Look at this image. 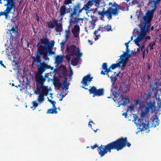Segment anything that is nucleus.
<instances>
[{
  "label": "nucleus",
  "mask_w": 161,
  "mask_h": 161,
  "mask_svg": "<svg viewBox=\"0 0 161 161\" xmlns=\"http://www.w3.org/2000/svg\"><path fill=\"white\" fill-rule=\"evenodd\" d=\"M127 146L130 147L131 144L128 142L127 137H121L116 139L115 141L108 144L106 145H98L95 144L91 147L92 149L98 147L97 149L98 154L101 157L104 156L108 152L111 153L112 150H116L117 151L121 150Z\"/></svg>",
  "instance_id": "1"
},
{
  "label": "nucleus",
  "mask_w": 161,
  "mask_h": 161,
  "mask_svg": "<svg viewBox=\"0 0 161 161\" xmlns=\"http://www.w3.org/2000/svg\"><path fill=\"white\" fill-rule=\"evenodd\" d=\"M83 9H84L83 7L81 8L80 5L79 4L73 6V12L70 14L69 16V26H73L80 21H82L83 19L77 18V16H79L80 13L82 12Z\"/></svg>",
  "instance_id": "2"
},
{
  "label": "nucleus",
  "mask_w": 161,
  "mask_h": 161,
  "mask_svg": "<svg viewBox=\"0 0 161 161\" xmlns=\"http://www.w3.org/2000/svg\"><path fill=\"white\" fill-rule=\"evenodd\" d=\"M157 3L154 1H150L148 5L153 8L151 10H148L142 20V22L145 25L149 24L151 21L153 17L154 13L157 8Z\"/></svg>",
  "instance_id": "3"
},
{
  "label": "nucleus",
  "mask_w": 161,
  "mask_h": 161,
  "mask_svg": "<svg viewBox=\"0 0 161 161\" xmlns=\"http://www.w3.org/2000/svg\"><path fill=\"white\" fill-rule=\"evenodd\" d=\"M38 72L35 75L36 81L40 84L44 83L46 81V79L42 75V73L47 69L48 64L44 62L41 63L38 66Z\"/></svg>",
  "instance_id": "4"
},
{
  "label": "nucleus",
  "mask_w": 161,
  "mask_h": 161,
  "mask_svg": "<svg viewBox=\"0 0 161 161\" xmlns=\"http://www.w3.org/2000/svg\"><path fill=\"white\" fill-rule=\"evenodd\" d=\"M54 44V41L50 42L47 38L41 39L37 44L38 50H52Z\"/></svg>",
  "instance_id": "5"
},
{
  "label": "nucleus",
  "mask_w": 161,
  "mask_h": 161,
  "mask_svg": "<svg viewBox=\"0 0 161 161\" xmlns=\"http://www.w3.org/2000/svg\"><path fill=\"white\" fill-rule=\"evenodd\" d=\"M102 6L104 5V3L103 0H89L86 4L84 5L83 8L86 11V13L88 14V12L89 11L88 9L90 8L93 4L97 7L96 8L100 7L101 4Z\"/></svg>",
  "instance_id": "6"
},
{
  "label": "nucleus",
  "mask_w": 161,
  "mask_h": 161,
  "mask_svg": "<svg viewBox=\"0 0 161 161\" xmlns=\"http://www.w3.org/2000/svg\"><path fill=\"white\" fill-rule=\"evenodd\" d=\"M105 8H103L102 11H100L97 10V8L95 9V12H97L98 14L101 16V19L103 20L104 16H106L107 17L108 19L109 20H110L112 19V14L111 12V7H109L108 9L106 11H104Z\"/></svg>",
  "instance_id": "7"
},
{
  "label": "nucleus",
  "mask_w": 161,
  "mask_h": 161,
  "mask_svg": "<svg viewBox=\"0 0 161 161\" xmlns=\"http://www.w3.org/2000/svg\"><path fill=\"white\" fill-rule=\"evenodd\" d=\"M38 84L40 86V88H42V92L39 94L37 99L38 102L41 103L44 100V96H47L48 90L47 86H44V83L40 84V83H38Z\"/></svg>",
  "instance_id": "8"
},
{
  "label": "nucleus",
  "mask_w": 161,
  "mask_h": 161,
  "mask_svg": "<svg viewBox=\"0 0 161 161\" xmlns=\"http://www.w3.org/2000/svg\"><path fill=\"white\" fill-rule=\"evenodd\" d=\"M140 51H132L130 53V51H125L123 52V53L121 54V57H123L125 61L127 64L129 59L131 58L137 56L138 53H140Z\"/></svg>",
  "instance_id": "9"
},
{
  "label": "nucleus",
  "mask_w": 161,
  "mask_h": 161,
  "mask_svg": "<svg viewBox=\"0 0 161 161\" xmlns=\"http://www.w3.org/2000/svg\"><path fill=\"white\" fill-rule=\"evenodd\" d=\"M148 33V29H141L140 35L134 40L135 44L138 46H139L141 43L142 39Z\"/></svg>",
  "instance_id": "10"
},
{
  "label": "nucleus",
  "mask_w": 161,
  "mask_h": 161,
  "mask_svg": "<svg viewBox=\"0 0 161 161\" xmlns=\"http://www.w3.org/2000/svg\"><path fill=\"white\" fill-rule=\"evenodd\" d=\"M120 58L119 59L118 62L116 61L117 63L116 64H113L110 66V68L112 69H114L117 68H120L121 67L122 69H124L126 66V63L124 60L123 57H121V55H120Z\"/></svg>",
  "instance_id": "11"
},
{
  "label": "nucleus",
  "mask_w": 161,
  "mask_h": 161,
  "mask_svg": "<svg viewBox=\"0 0 161 161\" xmlns=\"http://www.w3.org/2000/svg\"><path fill=\"white\" fill-rule=\"evenodd\" d=\"M90 94H93V97L96 96H101L104 94V90L103 89L100 88L97 89L94 86H92L91 88L88 90Z\"/></svg>",
  "instance_id": "12"
},
{
  "label": "nucleus",
  "mask_w": 161,
  "mask_h": 161,
  "mask_svg": "<svg viewBox=\"0 0 161 161\" xmlns=\"http://www.w3.org/2000/svg\"><path fill=\"white\" fill-rule=\"evenodd\" d=\"M144 122V119L139 118L138 121V125L139 126V129L141 131H144L149 128V124L148 121H146L145 119Z\"/></svg>",
  "instance_id": "13"
},
{
  "label": "nucleus",
  "mask_w": 161,
  "mask_h": 161,
  "mask_svg": "<svg viewBox=\"0 0 161 161\" xmlns=\"http://www.w3.org/2000/svg\"><path fill=\"white\" fill-rule=\"evenodd\" d=\"M67 54L65 56L66 59L69 62L70 60V58L71 57H74L76 56H79L80 57L82 54V53H80V51H66Z\"/></svg>",
  "instance_id": "14"
},
{
  "label": "nucleus",
  "mask_w": 161,
  "mask_h": 161,
  "mask_svg": "<svg viewBox=\"0 0 161 161\" xmlns=\"http://www.w3.org/2000/svg\"><path fill=\"white\" fill-rule=\"evenodd\" d=\"M117 98L118 103L120 105L123 106L126 105L127 103L129 102V97H125L124 96V93H122Z\"/></svg>",
  "instance_id": "15"
},
{
  "label": "nucleus",
  "mask_w": 161,
  "mask_h": 161,
  "mask_svg": "<svg viewBox=\"0 0 161 161\" xmlns=\"http://www.w3.org/2000/svg\"><path fill=\"white\" fill-rule=\"evenodd\" d=\"M10 0H7L8 3L7 4H5V6H7L6 9L3 12L5 14L6 18H7L9 14L10 13L11 10L15 7L14 3L12 2L10 3Z\"/></svg>",
  "instance_id": "16"
},
{
  "label": "nucleus",
  "mask_w": 161,
  "mask_h": 161,
  "mask_svg": "<svg viewBox=\"0 0 161 161\" xmlns=\"http://www.w3.org/2000/svg\"><path fill=\"white\" fill-rule=\"evenodd\" d=\"M78 23L75 24L73 25H74V27L72 29V32L73 35L74 37L77 38L76 39H79V33H80V27L78 25ZM72 26H69L68 27H70Z\"/></svg>",
  "instance_id": "17"
},
{
  "label": "nucleus",
  "mask_w": 161,
  "mask_h": 161,
  "mask_svg": "<svg viewBox=\"0 0 161 161\" xmlns=\"http://www.w3.org/2000/svg\"><path fill=\"white\" fill-rule=\"evenodd\" d=\"M93 79V77H91V74H89L83 77L80 83H82L84 86H86L89 85L90 83L92 80Z\"/></svg>",
  "instance_id": "18"
},
{
  "label": "nucleus",
  "mask_w": 161,
  "mask_h": 161,
  "mask_svg": "<svg viewBox=\"0 0 161 161\" xmlns=\"http://www.w3.org/2000/svg\"><path fill=\"white\" fill-rule=\"evenodd\" d=\"M70 8H67L64 5L62 6L60 9L59 13H60V16L62 17L60 19L62 20L63 19V17L66 14L69 13L70 11Z\"/></svg>",
  "instance_id": "19"
},
{
  "label": "nucleus",
  "mask_w": 161,
  "mask_h": 161,
  "mask_svg": "<svg viewBox=\"0 0 161 161\" xmlns=\"http://www.w3.org/2000/svg\"><path fill=\"white\" fill-rule=\"evenodd\" d=\"M156 108V104L155 102L149 101L147 103V106L145 109L147 112H149L151 111L153 113L154 111Z\"/></svg>",
  "instance_id": "20"
},
{
  "label": "nucleus",
  "mask_w": 161,
  "mask_h": 161,
  "mask_svg": "<svg viewBox=\"0 0 161 161\" xmlns=\"http://www.w3.org/2000/svg\"><path fill=\"white\" fill-rule=\"evenodd\" d=\"M111 91L112 92V95L114 96V98H117L120 95L119 94L117 93L119 90L118 88L115 86H113L111 89Z\"/></svg>",
  "instance_id": "21"
},
{
  "label": "nucleus",
  "mask_w": 161,
  "mask_h": 161,
  "mask_svg": "<svg viewBox=\"0 0 161 161\" xmlns=\"http://www.w3.org/2000/svg\"><path fill=\"white\" fill-rule=\"evenodd\" d=\"M60 80L58 78H54L53 80V84L54 86L57 87L58 89H59L62 85V84L59 82Z\"/></svg>",
  "instance_id": "22"
},
{
  "label": "nucleus",
  "mask_w": 161,
  "mask_h": 161,
  "mask_svg": "<svg viewBox=\"0 0 161 161\" xmlns=\"http://www.w3.org/2000/svg\"><path fill=\"white\" fill-rule=\"evenodd\" d=\"M80 59V56H77L75 58H72L71 60V64L74 66L77 65Z\"/></svg>",
  "instance_id": "23"
},
{
  "label": "nucleus",
  "mask_w": 161,
  "mask_h": 161,
  "mask_svg": "<svg viewBox=\"0 0 161 161\" xmlns=\"http://www.w3.org/2000/svg\"><path fill=\"white\" fill-rule=\"evenodd\" d=\"M111 27L110 25H107L106 26H104L102 25L100 27L98 30H101V31H109L111 30Z\"/></svg>",
  "instance_id": "24"
},
{
  "label": "nucleus",
  "mask_w": 161,
  "mask_h": 161,
  "mask_svg": "<svg viewBox=\"0 0 161 161\" xmlns=\"http://www.w3.org/2000/svg\"><path fill=\"white\" fill-rule=\"evenodd\" d=\"M57 23V21L55 20H52L47 22V24L48 26L51 28H53Z\"/></svg>",
  "instance_id": "25"
},
{
  "label": "nucleus",
  "mask_w": 161,
  "mask_h": 161,
  "mask_svg": "<svg viewBox=\"0 0 161 161\" xmlns=\"http://www.w3.org/2000/svg\"><path fill=\"white\" fill-rule=\"evenodd\" d=\"M114 7V8L111 7V14L112 15H117L119 13V8L115 6Z\"/></svg>",
  "instance_id": "26"
},
{
  "label": "nucleus",
  "mask_w": 161,
  "mask_h": 161,
  "mask_svg": "<svg viewBox=\"0 0 161 161\" xmlns=\"http://www.w3.org/2000/svg\"><path fill=\"white\" fill-rule=\"evenodd\" d=\"M55 30L58 32H60L62 31V25L60 23H57L55 25Z\"/></svg>",
  "instance_id": "27"
},
{
  "label": "nucleus",
  "mask_w": 161,
  "mask_h": 161,
  "mask_svg": "<svg viewBox=\"0 0 161 161\" xmlns=\"http://www.w3.org/2000/svg\"><path fill=\"white\" fill-rule=\"evenodd\" d=\"M67 78H66L64 81V83L63 84V85L62 86V90H64L65 89V90H66L68 89L69 86V83L67 82Z\"/></svg>",
  "instance_id": "28"
},
{
  "label": "nucleus",
  "mask_w": 161,
  "mask_h": 161,
  "mask_svg": "<svg viewBox=\"0 0 161 161\" xmlns=\"http://www.w3.org/2000/svg\"><path fill=\"white\" fill-rule=\"evenodd\" d=\"M63 60V57L62 56L58 55L55 58V62L57 64L61 63Z\"/></svg>",
  "instance_id": "29"
},
{
  "label": "nucleus",
  "mask_w": 161,
  "mask_h": 161,
  "mask_svg": "<svg viewBox=\"0 0 161 161\" xmlns=\"http://www.w3.org/2000/svg\"><path fill=\"white\" fill-rule=\"evenodd\" d=\"M57 108H54L48 109L47 110V114H53L54 113L57 114L58 112L57 111Z\"/></svg>",
  "instance_id": "30"
},
{
  "label": "nucleus",
  "mask_w": 161,
  "mask_h": 161,
  "mask_svg": "<svg viewBox=\"0 0 161 161\" xmlns=\"http://www.w3.org/2000/svg\"><path fill=\"white\" fill-rule=\"evenodd\" d=\"M102 68L105 70H102L101 71V74H103V75H105L106 74L105 72H106V71H107V63H103L102 65Z\"/></svg>",
  "instance_id": "31"
},
{
  "label": "nucleus",
  "mask_w": 161,
  "mask_h": 161,
  "mask_svg": "<svg viewBox=\"0 0 161 161\" xmlns=\"http://www.w3.org/2000/svg\"><path fill=\"white\" fill-rule=\"evenodd\" d=\"M159 120L157 119H154L153 120V123L152 124V126L154 127H156V126L158 125Z\"/></svg>",
  "instance_id": "32"
},
{
  "label": "nucleus",
  "mask_w": 161,
  "mask_h": 161,
  "mask_svg": "<svg viewBox=\"0 0 161 161\" xmlns=\"http://www.w3.org/2000/svg\"><path fill=\"white\" fill-rule=\"evenodd\" d=\"M61 75H60V77H64V79H65L66 78H67V72L66 69H63L61 71Z\"/></svg>",
  "instance_id": "33"
},
{
  "label": "nucleus",
  "mask_w": 161,
  "mask_h": 161,
  "mask_svg": "<svg viewBox=\"0 0 161 161\" xmlns=\"http://www.w3.org/2000/svg\"><path fill=\"white\" fill-rule=\"evenodd\" d=\"M89 25L88 26V28L90 30L93 29L95 26V23L93 21L92 22H90L89 23Z\"/></svg>",
  "instance_id": "34"
},
{
  "label": "nucleus",
  "mask_w": 161,
  "mask_h": 161,
  "mask_svg": "<svg viewBox=\"0 0 161 161\" xmlns=\"http://www.w3.org/2000/svg\"><path fill=\"white\" fill-rule=\"evenodd\" d=\"M148 113L149 112H147V111H146V110L145 109H144V111H142L141 113V116L142 117V119L143 118L144 119V120H145V119H146L145 117L146 116V114Z\"/></svg>",
  "instance_id": "35"
},
{
  "label": "nucleus",
  "mask_w": 161,
  "mask_h": 161,
  "mask_svg": "<svg viewBox=\"0 0 161 161\" xmlns=\"http://www.w3.org/2000/svg\"><path fill=\"white\" fill-rule=\"evenodd\" d=\"M43 57L45 60H48L49 58L47 56V52L45 51L43 52L42 54Z\"/></svg>",
  "instance_id": "36"
},
{
  "label": "nucleus",
  "mask_w": 161,
  "mask_h": 161,
  "mask_svg": "<svg viewBox=\"0 0 161 161\" xmlns=\"http://www.w3.org/2000/svg\"><path fill=\"white\" fill-rule=\"evenodd\" d=\"M70 50H79V48L74 45H72L70 47Z\"/></svg>",
  "instance_id": "37"
},
{
  "label": "nucleus",
  "mask_w": 161,
  "mask_h": 161,
  "mask_svg": "<svg viewBox=\"0 0 161 161\" xmlns=\"http://www.w3.org/2000/svg\"><path fill=\"white\" fill-rule=\"evenodd\" d=\"M48 101L51 104H52L53 108H57L55 106V104H56V102L54 101H53L52 100H51L50 99H49L48 97H47Z\"/></svg>",
  "instance_id": "38"
},
{
  "label": "nucleus",
  "mask_w": 161,
  "mask_h": 161,
  "mask_svg": "<svg viewBox=\"0 0 161 161\" xmlns=\"http://www.w3.org/2000/svg\"><path fill=\"white\" fill-rule=\"evenodd\" d=\"M72 2V0H64V4L65 6V5L71 4Z\"/></svg>",
  "instance_id": "39"
},
{
  "label": "nucleus",
  "mask_w": 161,
  "mask_h": 161,
  "mask_svg": "<svg viewBox=\"0 0 161 161\" xmlns=\"http://www.w3.org/2000/svg\"><path fill=\"white\" fill-rule=\"evenodd\" d=\"M43 52H44V51H37V53L36 55V57L40 58L41 55H42Z\"/></svg>",
  "instance_id": "40"
},
{
  "label": "nucleus",
  "mask_w": 161,
  "mask_h": 161,
  "mask_svg": "<svg viewBox=\"0 0 161 161\" xmlns=\"http://www.w3.org/2000/svg\"><path fill=\"white\" fill-rule=\"evenodd\" d=\"M155 43L150 44L148 47V49L152 50L154 48L153 47L155 45Z\"/></svg>",
  "instance_id": "41"
},
{
  "label": "nucleus",
  "mask_w": 161,
  "mask_h": 161,
  "mask_svg": "<svg viewBox=\"0 0 161 161\" xmlns=\"http://www.w3.org/2000/svg\"><path fill=\"white\" fill-rule=\"evenodd\" d=\"M69 30H66L65 31V38L66 41H67L68 37H69Z\"/></svg>",
  "instance_id": "42"
},
{
  "label": "nucleus",
  "mask_w": 161,
  "mask_h": 161,
  "mask_svg": "<svg viewBox=\"0 0 161 161\" xmlns=\"http://www.w3.org/2000/svg\"><path fill=\"white\" fill-rule=\"evenodd\" d=\"M109 77L111 79V81H113L114 82H115L117 79V77L116 76L113 77V75Z\"/></svg>",
  "instance_id": "43"
},
{
  "label": "nucleus",
  "mask_w": 161,
  "mask_h": 161,
  "mask_svg": "<svg viewBox=\"0 0 161 161\" xmlns=\"http://www.w3.org/2000/svg\"><path fill=\"white\" fill-rule=\"evenodd\" d=\"M110 68H110V66L108 68H107V71H106V72H105L106 74H107V75H108V77H109V76L108 75V72H110L111 71Z\"/></svg>",
  "instance_id": "44"
},
{
  "label": "nucleus",
  "mask_w": 161,
  "mask_h": 161,
  "mask_svg": "<svg viewBox=\"0 0 161 161\" xmlns=\"http://www.w3.org/2000/svg\"><path fill=\"white\" fill-rule=\"evenodd\" d=\"M46 52H48V55L49 56H51L53 54H54L55 51H45Z\"/></svg>",
  "instance_id": "45"
},
{
  "label": "nucleus",
  "mask_w": 161,
  "mask_h": 161,
  "mask_svg": "<svg viewBox=\"0 0 161 161\" xmlns=\"http://www.w3.org/2000/svg\"><path fill=\"white\" fill-rule=\"evenodd\" d=\"M36 61L37 63H41V60L40 59V57H36V59H35V61Z\"/></svg>",
  "instance_id": "46"
},
{
  "label": "nucleus",
  "mask_w": 161,
  "mask_h": 161,
  "mask_svg": "<svg viewBox=\"0 0 161 161\" xmlns=\"http://www.w3.org/2000/svg\"><path fill=\"white\" fill-rule=\"evenodd\" d=\"M32 103L33 106L34 107V108L33 109V110H34L35 108L38 106V104L36 101H33L32 102Z\"/></svg>",
  "instance_id": "47"
},
{
  "label": "nucleus",
  "mask_w": 161,
  "mask_h": 161,
  "mask_svg": "<svg viewBox=\"0 0 161 161\" xmlns=\"http://www.w3.org/2000/svg\"><path fill=\"white\" fill-rule=\"evenodd\" d=\"M129 86V84H125L124 86V87L126 89L125 90L124 92H126L127 91V89H128Z\"/></svg>",
  "instance_id": "48"
},
{
  "label": "nucleus",
  "mask_w": 161,
  "mask_h": 161,
  "mask_svg": "<svg viewBox=\"0 0 161 161\" xmlns=\"http://www.w3.org/2000/svg\"><path fill=\"white\" fill-rule=\"evenodd\" d=\"M151 94L150 93H147L146 95V99H149L151 97Z\"/></svg>",
  "instance_id": "49"
},
{
  "label": "nucleus",
  "mask_w": 161,
  "mask_h": 161,
  "mask_svg": "<svg viewBox=\"0 0 161 161\" xmlns=\"http://www.w3.org/2000/svg\"><path fill=\"white\" fill-rule=\"evenodd\" d=\"M129 108L132 111H133L134 109V106L133 105H130L129 106Z\"/></svg>",
  "instance_id": "50"
},
{
  "label": "nucleus",
  "mask_w": 161,
  "mask_h": 161,
  "mask_svg": "<svg viewBox=\"0 0 161 161\" xmlns=\"http://www.w3.org/2000/svg\"><path fill=\"white\" fill-rule=\"evenodd\" d=\"M130 42V41H129L125 43V45L126 46V50H128V45L129 43Z\"/></svg>",
  "instance_id": "51"
},
{
  "label": "nucleus",
  "mask_w": 161,
  "mask_h": 161,
  "mask_svg": "<svg viewBox=\"0 0 161 161\" xmlns=\"http://www.w3.org/2000/svg\"><path fill=\"white\" fill-rule=\"evenodd\" d=\"M12 49H13V48L12 45H9V46L8 47V48H6V50H9V49L11 50Z\"/></svg>",
  "instance_id": "52"
},
{
  "label": "nucleus",
  "mask_w": 161,
  "mask_h": 161,
  "mask_svg": "<svg viewBox=\"0 0 161 161\" xmlns=\"http://www.w3.org/2000/svg\"><path fill=\"white\" fill-rule=\"evenodd\" d=\"M0 64H1V66H3V67L6 68L5 66L3 64V61L2 60L0 61Z\"/></svg>",
  "instance_id": "53"
},
{
  "label": "nucleus",
  "mask_w": 161,
  "mask_h": 161,
  "mask_svg": "<svg viewBox=\"0 0 161 161\" xmlns=\"http://www.w3.org/2000/svg\"><path fill=\"white\" fill-rule=\"evenodd\" d=\"M13 63H14V64L15 65H17L19 64V62L18 61H16L14 60H13Z\"/></svg>",
  "instance_id": "54"
},
{
  "label": "nucleus",
  "mask_w": 161,
  "mask_h": 161,
  "mask_svg": "<svg viewBox=\"0 0 161 161\" xmlns=\"http://www.w3.org/2000/svg\"><path fill=\"white\" fill-rule=\"evenodd\" d=\"M47 69H50L51 70H53L54 69V67H53L50 66L49 65H48Z\"/></svg>",
  "instance_id": "55"
},
{
  "label": "nucleus",
  "mask_w": 161,
  "mask_h": 161,
  "mask_svg": "<svg viewBox=\"0 0 161 161\" xmlns=\"http://www.w3.org/2000/svg\"><path fill=\"white\" fill-rule=\"evenodd\" d=\"M65 42H62L60 43V45L61 47H62L64 46V45L65 43Z\"/></svg>",
  "instance_id": "56"
},
{
  "label": "nucleus",
  "mask_w": 161,
  "mask_h": 161,
  "mask_svg": "<svg viewBox=\"0 0 161 161\" xmlns=\"http://www.w3.org/2000/svg\"><path fill=\"white\" fill-rule=\"evenodd\" d=\"M100 30H98V29L97 30V31H95L94 33V34L96 36H97L98 35V31H99Z\"/></svg>",
  "instance_id": "57"
},
{
  "label": "nucleus",
  "mask_w": 161,
  "mask_h": 161,
  "mask_svg": "<svg viewBox=\"0 0 161 161\" xmlns=\"http://www.w3.org/2000/svg\"><path fill=\"white\" fill-rule=\"evenodd\" d=\"M122 115L125 116V118H127V114L126 112L122 114Z\"/></svg>",
  "instance_id": "58"
},
{
  "label": "nucleus",
  "mask_w": 161,
  "mask_h": 161,
  "mask_svg": "<svg viewBox=\"0 0 161 161\" xmlns=\"http://www.w3.org/2000/svg\"><path fill=\"white\" fill-rule=\"evenodd\" d=\"M2 15H4L5 16V14L4 13V12H0V16Z\"/></svg>",
  "instance_id": "59"
},
{
  "label": "nucleus",
  "mask_w": 161,
  "mask_h": 161,
  "mask_svg": "<svg viewBox=\"0 0 161 161\" xmlns=\"http://www.w3.org/2000/svg\"><path fill=\"white\" fill-rule=\"evenodd\" d=\"M140 101L139 100H136V104H138L139 103Z\"/></svg>",
  "instance_id": "60"
},
{
  "label": "nucleus",
  "mask_w": 161,
  "mask_h": 161,
  "mask_svg": "<svg viewBox=\"0 0 161 161\" xmlns=\"http://www.w3.org/2000/svg\"><path fill=\"white\" fill-rule=\"evenodd\" d=\"M66 95V94H65V95H64L63 94H62V92H61V93H60V94H59V96H62V98H63Z\"/></svg>",
  "instance_id": "61"
},
{
  "label": "nucleus",
  "mask_w": 161,
  "mask_h": 161,
  "mask_svg": "<svg viewBox=\"0 0 161 161\" xmlns=\"http://www.w3.org/2000/svg\"><path fill=\"white\" fill-rule=\"evenodd\" d=\"M88 42L90 43V44L91 45H92V44L93 42L92 41H91V40H88Z\"/></svg>",
  "instance_id": "62"
},
{
  "label": "nucleus",
  "mask_w": 161,
  "mask_h": 161,
  "mask_svg": "<svg viewBox=\"0 0 161 161\" xmlns=\"http://www.w3.org/2000/svg\"><path fill=\"white\" fill-rule=\"evenodd\" d=\"M90 123H93V122L92 121H90L89 122L88 125H90L91 127H92V125L91 124H90Z\"/></svg>",
  "instance_id": "63"
},
{
  "label": "nucleus",
  "mask_w": 161,
  "mask_h": 161,
  "mask_svg": "<svg viewBox=\"0 0 161 161\" xmlns=\"http://www.w3.org/2000/svg\"><path fill=\"white\" fill-rule=\"evenodd\" d=\"M146 51H143V55H142V58H144L145 57V53Z\"/></svg>",
  "instance_id": "64"
}]
</instances>
